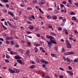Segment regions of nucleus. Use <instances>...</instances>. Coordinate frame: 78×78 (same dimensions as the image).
Segmentation results:
<instances>
[{
    "mask_svg": "<svg viewBox=\"0 0 78 78\" xmlns=\"http://www.w3.org/2000/svg\"><path fill=\"white\" fill-rule=\"evenodd\" d=\"M75 54V52L70 51L69 52H65L64 53V55L65 56H66L67 55H73Z\"/></svg>",
    "mask_w": 78,
    "mask_h": 78,
    "instance_id": "nucleus-1",
    "label": "nucleus"
},
{
    "mask_svg": "<svg viewBox=\"0 0 78 78\" xmlns=\"http://www.w3.org/2000/svg\"><path fill=\"white\" fill-rule=\"evenodd\" d=\"M46 38H48V39H49L50 40V41H52L53 39H55V38L51 36H49L48 35H47L46 36Z\"/></svg>",
    "mask_w": 78,
    "mask_h": 78,
    "instance_id": "nucleus-2",
    "label": "nucleus"
},
{
    "mask_svg": "<svg viewBox=\"0 0 78 78\" xmlns=\"http://www.w3.org/2000/svg\"><path fill=\"white\" fill-rule=\"evenodd\" d=\"M62 23L61 24V26H64L65 23V22H66V19H63L62 20Z\"/></svg>",
    "mask_w": 78,
    "mask_h": 78,
    "instance_id": "nucleus-3",
    "label": "nucleus"
},
{
    "mask_svg": "<svg viewBox=\"0 0 78 78\" xmlns=\"http://www.w3.org/2000/svg\"><path fill=\"white\" fill-rule=\"evenodd\" d=\"M8 71L10 73H16V72L15 71H14V70H12L11 68H9L8 69Z\"/></svg>",
    "mask_w": 78,
    "mask_h": 78,
    "instance_id": "nucleus-4",
    "label": "nucleus"
},
{
    "mask_svg": "<svg viewBox=\"0 0 78 78\" xmlns=\"http://www.w3.org/2000/svg\"><path fill=\"white\" fill-rule=\"evenodd\" d=\"M46 42L48 43V45L49 47H51V41H46Z\"/></svg>",
    "mask_w": 78,
    "mask_h": 78,
    "instance_id": "nucleus-5",
    "label": "nucleus"
},
{
    "mask_svg": "<svg viewBox=\"0 0 78 78\" xmlns=\"http://www.w3.org/2000/svg\"><path fill=\"white\" fill-rule=\"evenodd\" d=\"M30 51L29 50H27L26 52V53H25L24 54L25 56H28L30 55Z\"/></svg>",
    "mask_w": 78,
    "mask_h": 78,
    "instance_id": "nucleus-6",
    "label": "nucleus"
},
{
    "mask_svg": "<svg viewBox=\"0 0 78 78\" xmlns=\"http://www.w3.org/2000/svg\"><path fill=\"white\" fill-rule=\"evenodd\" d=\"M15 58L16 59H22V58H21L19 55H17L15 56Z\"/></svg>",
    "mask_w": 78,
    "mask_h": 78,
    "instance_id": "nucleus-7",
    "label": "nucleus"
},
{
    "mask_svg": "<svg viewBox=\"0 0 78 78\" xmlns=\"http://www.w3.org/2000/svg\"><path fill=\"white\" fill-rule=\"evenodd\" d=\"M72 19L73 20H75L76 22H78V20H77V19L75 16H73L72 17Z\"/></svg>",
    "mask_w": 78,
    "mask_h": 78,
    "instance_id": "nucleus-8",
    "label": "nucleus"
},
{
    "mask_svg": "<svg viewBox=\"0 0 78 78\" xmlns=\"http://www.w3.org/2000/svg\"><path fill=\"white\" fill-rule=\"evenodd\" d=\"M8 14H9V15H10V16H11L12 17H13L14 16V14H13V13L12 12H11L10 11L8 12Z\"/></svg>",
    "mask_w": 78,
    "mask_h": 78,
    "instance_id": "nucleus-9",
    "label": "nucleus"
},
{
    "mask_svg": "<svg viewBox=\"0 0 78 78\" xmlns=\"http://www.w3.org/2000/svg\"><path fill=\"white\" fill-rule=\"evenodd\" d=\"M66 47L68 48H72V45L70 44V43L66 44Z\"/></svg>",
    "mask_w": 78,
    "mask_h": 78,
    "instance_id": "nucleus-10",
    "label": "nucleus"
},
{
    "mask_svg": "<svg viewBox=\"0 0 78 78\" xmlns=\"http://www.w3.org/2000/svg\"><path fill=\"white\" fill-rule=\"evenodd\" d=\"M12 39H13V38L12 37H7V38H6V41H7V40H12Z\"/></svg>",
    "mask_w": 78,
    "mask_h": 78,
    "instance_id": "nucleus-11",
    "label": "nucleus"
},
{
    "mask_svg": "<svg viewBox=\"0 0 78 78\" xmlns=\"http://www.w3.org/2000/svg\"><path fill=\"white\" fill-rule=\"evenodd\" d=\"M50 34H51V35L52 36H56L57 35V34L55 33H53L51 32L49 33Z\"/></svg>",
    "mask_w": 78,
    "mask_h": 78,
    "instance_id": "nucleus-12",
    "label": "nucleus"
},
{
    "mask_svg": "<svg viewBox=\"0 0 78 78\" xmlns=\"http://www.w3.org/2000/svg\"><path fill=\"white\" fill-rule=\"evenodd\" d=\"M66 61H67V62H69V63H68V64H70V63H71V62H70V59L68 58H66Z\"/></svg>",
    "mask_w": 78,
    "mask_h": 78,
    "instance_id": "nucleus-13",
    "label": "nucleus"
},
{
    "mask_svg": "<svg viewBox=\"0 0 78 78\" xmlns=\"http://www.w3.org/2000/svg\"><path fill=\"white\" fill-rule=\"evenodd\" d=\"M13 70L14 71H16V72L17 73H18L19 72L20 70L19 69H13Z\"/></svg>",
    "mask_w": 78,
    "mask_h": 78,
    "instance_id": "nucleus-14",
    "label": "nucleus"
},
{
    "mask_svg": "<svg viewBox=\"0 0 78 78\" xmlns=\"http://www.w3.org/2000/svg\"><path fill=\"white\" fill-rule=\"evenodd\" d=\"M51 43L52 44H57V43L56 42H55V40H51Z\"/></svg>",
    "mask_w": 78,
    "mask_h": 78,
    "instance_id": "nucleus-15",
    "label": "nucleus"
},
{
    "mask_svg": "<svg viewBox=\"0 0 78 78\" xmlns=\"http://www.w3.org/2000/svg\"><path fill=\"white\" fill-rule=\"evenodd\" d=\"M51 55V56H52V57H54V58H56V55L55 54H52Z\"/></svg>",
    "mask_w": 78,
    "mask_h": 78,
    "instance_id": "nucleus-16",
    "label": "nucleus"
},
{
    "mask_svg": "<svg viewBox=\"0 0 78 78\" xmlns=\"http://www.w3.org/2000/svg\"><path fill=\"white\" fill-rule=\"evenodd\" d=\"M9 27H10L11 28H14V26L11 23L9 25Z\"/></svg>",
    "mask_w": 78,
    "mask_h": 78,
    "instance_id": "nucleus-17",
    "label": "nucleus"
},
{
    "mask_svg": "<svg viewBox=\"0 0 78 78\" xmlns=\"http://www.w3.org/2000/svg\"><path fill=\"white\" fill-rule=\"evenodd\" d=\"M69 73L70 75L71 76H73V73H72V72L71 71H69Z\"/></svg>",
    "mask_w": 78,
    "mask_h": 78,
    "instance_id": "nucleus-18",
    "label": "nucleus"
},
{
    "mask_svg": "<svg viewBox=\"0 0 78 78\" xmlns=\"http://www.w3.org/2000/svg\"><path fill=\"white\" fill-rule=\"evenodd\" d=\"M47 26H48V27L49 28H52V26H51L50 24H47Z\"/></svg>",
    "mask_w": 78,
    "mask_h": 78,
    "instance_id": "nucleus-19",
    "label": "nucleus"
},
{
    "mask_svg": "<svg viewBox=\"0 0 78 78\" xmlns=\"http://www.w3.org/2000/svg\"><path fill=\"white\" fill-rule=\"evenodd\" d=\"M10 55H17V52H10Z\"/></svg>",
    "mask_w": 78,
    "mask_h": 78,
    "instance_id": "nucleus-20",
    "label": "nucleus"
},
{
    "mask_svg": "<svg viewBox=\"0 0 78 78\" xmlns=\"http://www.w3.org/2000/svg\"><path fill=\"white\" fill-rule=\"evenodd\" d=\"M2 2L4 3H8V0H1Z\"/></svg>",
    "mask_w": 78,
    "mask_h": 78,
    "instance_id": "nucleus-21",
    "label": "nucleus"
},
{
    "mask_svg": "<svg viewBox=\"0 0 78 78\" xmlns=\"http://www.w3.org/2000/svg\"><path fill=\"white\" fill-rule=\"evenodd\" d=\"M57 18H58V17L56 16H54L53 17V19L54 20H56Z\"/></svg>",
    "mask_w": 78,
    "mask_h": 78,
    "instance_id": "nucleus-22",
    "label": "nucleus"
},
{
    "mask_svg": "<svg viewBox=\"0 0 78 78\" xmlns=\"http://www.w3.org/2000/svg\"><path fill=\"white\" fill-rule=\"evenodd\" d=\"M58 74L56 73L54 74V76L55 78H58Z\"/></svg>",
    "mask_w": 78,
    "mask_h": 78,
    "instance_id": "nucleus-23",
    "label": "nucleus"
},
{
    "mask_svg": "<svg viewBox=\"0 0 78 78\" xmlns=\"http://www.w3.org/2000/svg\"><path fill=\"white\" fill-rule=\"evenodd\" d=\"M59 12V11L58 10H55L54 11V13L55 14H56Z\"/></svg>",
    "mask_w": 78,
    "mask_h": 78,
    "instance_id": "nucleus-24",
    "label": "nucleus"
},
{
    "mask_svg": "<svg viewBox=\"0 0 78 78\" xmlns=\"http://www.w3.org/2000/svg\"><path fill=\"white\" fill-rule=\"evenodd\" d=\"M34 50L35 53H37V48L36 47L34 48Z\"/></svg>",
    "mask_w": 78,
    "mask_h": 78,
    "instance_id": "nucleus-25",
    "label": "nucleus"
},
{
    "mask_svg": "<svg viewBox=\"0 0 78 78\" xmlns=\"http://www.w3.org/2000/svg\"><path fill=\"white\" fill-rule=\"evenodd\" d=\"M19 51L21 53H23V50L21 49H19Z\"/></svg>",
    "mask_w": 78,
    "mask_h": 78,
    "instance_id": "nucleus-26",
    "label": "nucleus"
},
{
    "mask_svg": "<svg viewBox=\"0 0 78 78\" xmlns=\"http://www.w3.org/2000/svg\"><path fill=\"white\" fill-rule=\"evenodd\" d=\"M74 62H78V58H76L74 60Z\"/></svg>",
    "mask_w": 78,
    "mask_h": 78,
    "instance_id": "nucleus-27",
    "label": "nucleus"
},
{
    "mask_svg": "<svg viewBox=\"0 0 78 78\" xmlns=\"http://www.w3.org/2000/svg\"><path fill=\"white\" fill-rule=\"evenodd\" d=\"M44 3H45V2H40L39 3V5H41V6H42V5L44 4Z\"/></svg>",
    "mask_w": 78,
    "mask_h": 78,
    "instance_id": "nucleus-28",
    "label": "nucleus"
},
{
    "mask_svg": "<svg viewBox=\"0 0 78 78\" xmlns=\"http://www.w3.org/2000/svg\"><path fill=\"white\" fill-rule=\"evenodd\" d=\"M44 63L45 64H48V62L47 61H46L45 60H44Z\"/></svg>",
    "mask_w": 78,
    "mask_h": 78,
    "instance_id": "nucleus-29",
    "label": "nucleus"
},
{
    "mask_svg": "<svg viewBox=\"0 0 78 78\" xmlns=\"http://www.w3.org/2000/svg\"><path fill=\"white\" fill-rule=\"evenodd\" d=\"M41 39H42V40H44V41H45L46 40L45 38L43 36H41Z\"/></svg>",
    "mask_w": 78,
    "mask_h": 78,
    "instance_id": "nucleus-30",
    "label": "nucleus"
},
{
    "mask_svg": "<svg viewBox=\"0 0 78 78\" xmlns=\"http://www.w3.org/2000/svg\"><path fill=\"white\" fill-rule=\"evenodd\" d=\"M17 62H18L20 64L21 62H22V61L20 60H17Z\"/></svg>",
    "mask_w": 78,
    "mask_h": 78,
    "instance_id": "nucleus-31",
    "label": "nucleus"
},
{
    "mask_svg": "<svg viewBox=\"0 0 78 78\" xmlns=\"http://www.w3.org/2000/svg\"><path fill=\"white\" fill-rule=\"evenodd\" d=\"M51 17H52V16H47V18L48 19H51Z\"/></svg>",
    "mask_w": 78,
    "mask_h": 78,
    "instance_id": "nucleus-32",
    "label": "nucleus"
},
{
    "mask_svg": "<svg viewBox=\"0 0 78 78\" xmlns=\"http://www.w3.org/2000/svg\"><path fill=\"white\" fill-rule=\"evenodd\" d=\"M34 65H32L31 66H30V69H34Z\"/></svg>",
    "mask_w": 78,
    "mask_h": 78,
    "instance_id": "nucleus-33",
    "label": "nucleus"
},
{
    "mask_svg": "<svg viewBox=\"0 0 78 78\" xmlns=\"http://www.w3.org/2000/svg\"><path fill=\"white\" fill-rule=\"evenodd\" d=\"M27 44H28V46L29 47H30V46H31V43H30V42H27Z\"/></svg>",
    "mask_w": 78,
    "mask_h": 78,
    "instance_id": "nucleus-34",
    "label": "nucleus"
},
{
    "mask_svg": "<svg viewBox=\"0 0 78 78\" xmlns=\"http://www.w3.org/2000/svg\"><path fill=\"white\" fill-rule=\"evenodd\" d=\"M63 60H64V61H66L67 58H66V57H65L64 56H63Z\"/></svg>",
    "mask_w": 78,
    "mask_h": 78,
    "instance_id": "nucleus-35",
    "label": "nucleus"
},
{
    "mask_svg": "<svg viewBox=\"0 0 78 78\" xmlns=\"http://www.w3.org/2000/svg\"><path fill=\"white\" fill-rule=\"evenodd\" d=\"M30 63H31V64H35V63H34V62L33 61V60H31L30 62Z\"/></svg>",
    "mask_w": 78,
    "mask_h": 78,
    "instance_id": "nucleus-36",
    "label": "nucleus"
},
{
    "mask_svg": "<svg viewBox=\"0 0 78 78\" xmlns=\"http://www.w3.org/2000/svg\"><path fill=\"white\" fill-rule=\"evenodd\" d=\"M30 30H33V29H34V27L33 26H30Z\"/></svg>",
    "mask_w": 78,
    "mask_h": 78,
    "instance_id": "nucleus-37",
    "label": "nucleus"
},
{
    "mask_svg": "<svg viewBox=\"0 0 78 78\" xmlns=\"http://www.w3.org/2000/svg\"><path fill=\"white\" fill-rule=\"evenodd\" d=\"M6 58H8V59H9V58H10V56H9V55H8V54H6Z\"/></svg>",
    "mask_w": 78,
    "mask_h": 78,
    "instance_id": "nucleus-38",
    "label": "nucleus"
},
{
    "mask_svg": "<svg viewBox=\"0 0 78 78\" xmlns=\"http://www.w3.org/2000/svg\"><path fill=\"white\" fill-rule=\"evenodd\" d=\"M31 18H32V19H33L34 20L35 19V18L34 17V15H32L31 16Z\"/></svg>",
    "mask_w": 78,
    "mask_h": 78,
    "instance_id": "nucleus-39",
    "label": "nucleus"
},
{
    "mask_svg": "<svg viewBox=\"0 0 78 78\" xmlns=\"http://www.w3.org/2000/svg\"><path fill=\"white\" fill-rule=\"evenodd\" d=\"M68 69L70 70H72V67L70 66H68Z\"/></svg>",
    "mask_w": 78,
    "mask_h": 78,
    "instance_id": "nucleus-40",
    "label": "nucleus"
},
{
    "mask_svg": "<svg viewBox=\"0 0 78 78\" xmlns=\"http://www.w3.org/2000/svg\"><path fill=\"white\" fill-rule=\"evenodd\" d=\"M58 31H61V30H62V28L61 27V28L58 27Z\"/></svg>",
    "mask_w": 78,
    "mask_h": 78,
    "instance_id": "nucleus-41",
    "label": "nucleus"
},
{
    "mask_svg": "<svg viewBox=\"0 0 78 78\" xmlns=\"http://www.w3.org/2000/svg\"><path fill=\"white\" fill-rule=\"evenodd\" d=\"M37 37H41V35L39 34H37Z\"/></svg>",
    "mask_w": 78,
    "mask_h": 78,
    "instance_id": "nucleus-42",
    "label": "nucleus"
},
{
    "mask_svg": "<svg viewBox=\"0 0 78 78\" xmlns=\"http://www.w3.org/2000/svg\"><path fill=\"white\" fill-rule=\"evenodd\" d=\"M66 44H68L70 43H69V41L67 40H66Z\"/></svg>",
    "mask_w": 78,
    "mask_h": 78,
    "instance_id": "nucleus-43",
    "label": "nucleus"
},
{
    "mask_svg": "<svg viewBox=\"0 0 78 78\" xmlns=\"http://www.w3.org/2000/svg\"><path fill=\"white\" fill-rule=\"evenodd\" d=\"M59 69L60 70H62L63 71H65V70H64V69L62 68H59Z\"/></svg>",
    "mask_w": 78,
    "mask_h": 78,
    "instance_id": "nucleus-44",
    "label": "nucleus"
},
{
    "mask_svg": "<svg viewBox=\"0 0 78 78\" xmlns=\"http://www.w3.org/2000/svg\"><path fill=\"white\" fill-rule=\"evenodd\" d=\"M36 61L38 63H40V61L39 60V58H37L36 59Z\"/></svg>",
    "mask_w": 78,
    "mask_h": 78,
    "instance_id": "nucleus-45",
    "label": "nucleus"
},
{
    "mask_svg": "<svg viewBox=\"0 0 78 78\" xmlns=\"http://www.w3.org/2000/svg\"><path fill=\"white\" fill-rule=\"evenodd\" d=\"M40 49L41 50V51L44 50V48L42 47L40 48Z\"/></svg>",
    "mask_w": 78,
    "mask_h": 78,
    "instance_id": "nucleus-46",
    "label": "nucleus"
},
{
    "mask_svg": "<svg viewBox=\"0 0 78 78\" xmlns=\"http://www.w3.org/2000/svg\"><path fill=\"white\" fill-rule=\"evenodd\" d=\"M27 10H31L32 9L31 8V7H28L27 8Z\"/></svg>",
    "mask_w": 78,
    "mask_h": 78,
    "instance_id": "nucleus-47",
    "label": "nucleus"
},
{
    "mask_svg": "<svg viewBox=\"0 0 78 78\" xmlns=\"http://www.w3.org/2000/svg\"><path fill=\"white\" fill-rule=\"evenodd\" d=\"M74 4L77 7H78V2H77L76 3H75Z\"/></svg>",
    "mask_w": 78,
    "mask_h": 78,
    "instance_id": "nucleus-48",
    "label": "nucleus"
},
{
    "mask_svg": "<svg viewBox=\"0 0 78 78\" xmlns=\"http://www.w3.org/2000/svg\"><path fill=\"white\" fill-rule=\"evenodd\" d=\"M60 6L61 8H63V7H64V5H63L62 4H60Z\"/></svg>",
    "mask_w": 78,
    "mask_h": 78,
    "instance_id": "nucleus-49",
    "label": "nucleus"
},
{
    "mask_svg": "<svg viewBox=\"0 0 78 78\" xmlns=\"http://www.w3.org/2000/svg\"><path fill=\"white\" fill-rule=\"evenodd\" d=\"M15 47H16V48H18V47H19V45H15Z\"/></svg>",
    "mask_w": 78,
    "mask_h": 78,
    "instance_id": "nucleus-50",
    "label": "nucleus"
},
{
    "mask_svg": "<svg viewBox=\"0 0 78 78\" xmlns=\"http://www.w3.org/2000/svg\"><path fill=\"white\" fill-rule=\"evenodd\" d=\"M5 61L6 62H9V60L8 59H5Z\"/></svg>",
    "mask_w": 78,
    "mask_h": 78,
    "instance_id": "nucleus-51",
    "label": "nucleus"
},
{
    "mask_svg": "<svg viewBox=\"0 0 78 78\" xmlns=\"http://www.w3.org/2000/svg\"><path fill=\"white\" fill-rule=\"evenodd\" d=\"M45 61V60H44V59H41L40 60L41 62H44V61Z\"/></svg>",
    "mask_w": 78,
    "mask_h": 78,
    "instance_id": "nucleus-52",
    "label": "nucleus"
},
{
    "mask_svg": "<svg viewBox=\"0 0 78 78\" xmlns=\"http://www.w3.org/2000/svg\"><path fill=\"white\" fill-rule=\"evenodd\" d=\"M71 15H75V12H72L71 13Z\"/></svg>",
    "mask_w": 78,
    "mask_h": 78,
    "instance_id": "nucleus-53",
    "label": "nucleus"
},
{
    "mask_svg": "<svg viewBox=\"0 0 78 78\" xmlns=\"http://www.w3.org/2000/svg\"><path fill=\"white\" fill-rule=\"evenodd\" d=\"M14 42H13L12 41H11V44L12 45H14Z\"/></svg>",
    "mask_w": 78,
    "mask_h": 78,
    "instance_id": "nucleus-54",
    "label": "nucleus"
},
{
    "mask_svg": "<svg viewBox=\"0 0 78 78\" xmlns=\"http://www.w3.org/2000/svg\"><path fill=\"white\" fill-rule=\"evenodd\" d=\"M55 49V50H56V51H57L58 50V47H56L54 48Z\"/></svg>",
    "mask_w": 78,
    "mask_h": 78,
    "instance_id": "nucleus-55",
    "label": "nucleus"
},
{
    "mask_svg": "<svg viewBox=\"0 0 78 78\" xmlns=\"http://www.w3.org/2000/svg\"><path fill=\"white\" fill-rule=\"evenodd\" d=\"M35 32H37V31H38V30H37V28L35 29Z\"/></svg>",
    "mask_w": 78,
    "mask_h": 78,
    "instance_id": "nucleus-56",
    "label": "nucleus"
},
{
    "mask_svg": "<svg viewBox=\"0 0 78 78\" xmlns=\"http://www.w3.org/2000/svg\"><path fill=\"white\" fill-rule=\"evenodd\" d=\"M6 8H9V5L7 4L6 5Z\"/></svg>",
    "mask_w": 78,
    "mask_h": 78,
    "instance_id": "nucleus-57",
    "label": "nucleus"
},
{
    "mask_svg": "<svg viewBox=\"0 0 78 78\" xmlns=\"http://www.w3.org/2000/svg\"><path fill=\"white\" fill-rule=\"evenodd\" d=\"M64 77V76L63 75H60L59 76V78H63Z\"/></svg>",
    "mask_w": 78,
    "mask_h": 78,
    "instance_id": "nucleus-58",
    "label": "nucleus"
},
{
    "mask_svg": "<svg viewBox=\"0 0 78 78\" xmlns=\"http://www.w3.org/2000/svg\"><path fill=\"white\" fill-rule=\"evenodd\" d=\"M68 1L70 4H72V1L71 0H68Z\"/></svg>",
    "mask_w": 78,
    "mask_h": 78,
    "instance_id": "nucleus-59",
    "label": "nucleus"
},
{
    "mask_svg": "<svg viewBox=\"0 0 78 78\" xmlns=\"http://www.w3.org/2000/svg\"><path fill=\"white\" fill-rule=\"evenodd\" d=\"M5 43H6V44H10V42L8 41H5Z\"/></svg>",
    "mask_w": 78,
    "mask_h": 78,
    "instance_id": "nucleus-60",
    "label": "nucleus"
},
{
    "mask_svg": "<svg viewBox=\"0 0 78 78\" xmlns=\"http://www.w3.org/2000/svg\"><path fill=\"white\" fill-rule=\"evenodd\" d=\"M46 66V65H45V64H43L42 65V67H44V68L45 67V66Z\"/></svg>",
    "mask_w": 78,
    "mask_h": 78,
    "instance_id": "nucleus-61",
    "label": "nucleus"
},
{
    "mask_svg": "<svg viewBox=\"0 0 78 78\" xmlns=\"http://www.w3.org/2000/svg\"><path fill=\"white\" fill-rule=\"evenodd\" d=\"M74 32L75 34H78V32H77V30H75Z\"/></svg>",
    "mask_w": 78,
    "mask_h": 78,
    "instance_id": "nucleus-62",
    "label": "nucleus"
},
{
    "mask_svg": "<svg viewBox=\"0 0 78 78\" xmlns=\"http://www.w3.org/2000/svg\"><path fill=\"white\" fill-rule=\"evenodd\" d=\"M3 28H4V30H6V27L5 26H4L3 27Z\"/></svg>",
    "mask_w": 78,
    "mask_h": 78,
    "instance_id": "nucleus-63",
    "label": "nucleus"
},
{
    "mask_svg": "<svg viewBox=\"0 0 78 78\" xmlns=\"http://www.w3.org/2000/svg\"><path fill=\"white\" fill-rule=\"evenodd\" d=\"M59 19H63V17H58Z\"/></svg>",
    "mask_w": 78,
    "mask_h": 78,
    "instance_id": "nucleus-64",
    "label": "nucleus"
}]
</instances>
